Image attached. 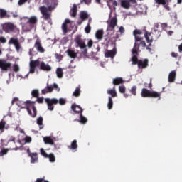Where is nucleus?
I'll return each mask as SVG.
<instances>
[{
  "mask_svg": "<svg viewBox=\"0 0 182 182\" xmlns=\"http://www.w3.org/2000/svg\"><path fill=\"white\" fill-rule=\"evenodd\" d=\"M143 31L141 30L136 29L133 31V35L135 38V43L133 48V53H137L139 49H140V46L142 48H146V41L143 40V37L137 36L141 35Z\"/></svg>",
  "mask_w": 182,
  "mask_h": 182,
  "instance_id": "f257e3e1",
  "label": "nucleus"
},
{
  "mask_svg": "<svg viewBox=\"0 0 182 182\" xmlns=\"http://www.w3.org/2000/svg\"><path fill=\"white\" fill-rule=\"evenodd\" d=\"M45 101L48 105V110H50V112L53 111V109H55L53 105H58V103H59V105H60L61 106L66 105V100H65L64 98H60L59 100L56 98H46Z\"/></svg>",
  "mask_w": 182,
  "mask_h": 182,
  "instance_id": "f03ea898",
  "label": "nucleus"
},
{
  "mask_svg": "<svg viewBox=\"0 0 182 182\" xmlns=\"http://www.w3.org/2000/svg\"><path fill=\"white\" fill-rule=\"evenodd\" d=\"M25 106L29 116L33 118L36 117V114H38V111L36 110V107H35V102L26 101L25 102Z\"/></svg>",
  "mask_w": 182,
  "mask_h": 182,
  "instance_id": "7ed1b4c3",
  "label": "nucleus"
},
{
  "mask_svg": "<svg viewBox=\"0 0 182 182\" xmlns=\"http://www.w3.org/2000/svg\"><path fill=\"white\" fill-rule=\"evenodd\" d=\"M141 95L142 97H153L154 99L160 100L161 94L156 91H151L146 88H143L141 90Z\"/></svg>",
  "mask_w": 182,
  "mask_h": 182,
  "instance_id": "20e7f679",
  "label": "nucleus"
},
{
  "mask_svg": "<svg viewBox=\"0 0 182 182\" xmlns=\"http://www.w3.org/2000/svg\"><path fill=\"white\" fill-rule=\"evenodd\" d=\"M40 9V12H41L42 15H43V19H45V21H48L49 19H50V16H51V14L49 12L52 11V6H48L46 7L45 6H42L39 7Z\"/></svg>",
  "mask_w": 182,
  "mask_h": 182,
  "instance_id": "39448f33",
  "label": "nucleus"
},
{
  "mask_svg": "<svg viewBox=\"0 0 182 182\" xmlns=\"http://www.w3.org/2000/svg\"><path fill=\"white\" fill-rule=\"evenodd\" d=\"M53 89L56 90V92H60V88L58 85V84L54 83L53 85H49V83H47V86L46 88L41 90L42 95H46L47 93H52L53 92Z\"/></svg>",
  "mask_w": 182,
  "mask_h": 182,
  "instance_id": "423d86ee",
  "label": "nucleus"
},
{
  "mask_svg": "<svg viewBox=\"0 0 182 182\" xmlns=\"http://www.w3.org/2000/svg\"><path fill=\"white\" fill-rule=\"evenodd\" d=\"M11 66L12 63L6 61V60H0V69L4 72H8Z\"/></svg>",
  "mask_w": 182,
  "mask_h": 182,
  "instance_id": "0eeeda50",
  "label": "nucleus"
},
{
  "mask_svg": "<svg viewBox=\"0 0 182 182\" xmlns=\"http://www.w3.org/2000/svg\"><path fill=\"white\" fill-rule=\"evenodd\" d=\"M131 4H137L136 0H122L121 1V6L124 8V9H130V6H132Z\"/></svg>",
  "mask_w": 182,
  "mask_h": 182,
  "instance_id": "6e6552de",
  "label": "nucleus"
},
{
  "mask_svg": "<svg viewBox=\"0 0 182 182\" xmlns=\"http://www.w3.org/2000/svg\"><path fill=\"white\" fill-rule=\"evenodd\" d=\"M75 42L77 45V47L78 46L80 48V49H85L86 48V44L85 43V41H82V36L80 35L76 36L75 38Z\"/></svg>",
  "mask_w": 182,
  "mask_h": 182,
  "instance_id": "1a4fd4ad",
  "label": "nucleus"
},
{
  "mask_svg": "<svg viewBox=\"0 0 182 182\" xmlns=\"http://www.w3.org/2000/svg\"><path fill=\"white\" fill-rule=\"evenodd\" d=\"M3 31L6 33H11V32L15 31V25L12 24V23H7L3 26Z\"/></svg>",
  "mask_w": 182,
  "mask_h": 182,
  "instance_id": "9d476101",
  "label": "nucleus"
},
{
  "mask_svg": "<svg viewBox=\"0 0 182 182\" xmlns=\"http://www.w3.org/2000/svg\"><path fill=\"white\" fill-rule=\"evenodd\" d=\"M149 36H151V33L146 31L144 33L145 39L146 40L147 43H149L148 46H145L147 50H149V52H151V48L150 46H151V43H153V38H149Z\"/></svg>",
  "mask_w": 182,
  "mask_h": 182,
  "instance_id": "9b49d317",
  "label": "nucleus"
},
{
  "mask_svg": "<svg viewBox=\"0 0 182 182\" xmlns=\"http://www.w3.org/2000/svg\"><path fill=\"white\" fill-rule=\"evenodd\" d=\"M154 2L158 5H162L166 11H170V6H168L170 0H154Z\"/></svg>",
  "mask_w": 182,
  "mask_h": 182,
  "instance_id": "f8f14e48",
  "label": "nucleus"
},
{
  "mask_svg": "<svg viewBox=\"0 0 182 182\" xmlns=\"http://www.w3.org/2000/svg\"><path fill=\"white\" fill-rule=\"evenodd\" d=\"M117 26V18L116 17H113L110 20V23L108 25L107 31H110L111 32H114V28Z\"/></svg>",
  "mask_w": 182,
  "mask_h": 182,
  "instance_id": "ddd939ff",
  "label": "nucleus"
},
{
  "mask_svg": "<svg viewBox=\"0 0 182 182\" xmlns=\"http://www.w3.org/2000/svg\"><path fill=\"white\" fill-rule=\"evenodd\" d=\"M9 45H14L15 46L16 50H21V43L18 38H11L9 41Z\"/></svg>",
  "mask_w": 182,
  "mask_h": 182,
  "instance_id": "4468645a",
  "label": "nucleus"
},
{
  "mask_svg": "<svg viewBox=\"0 0 182 182\" xmlns=\"http://www.w3.org/2000/svg\"><path fill=\"white\" fill-rule=\"evenodd\" d=\"M41 64L39 60H31L30 62V73H33L36 69V67L39 66Z\"/></svg>",
  "mask_w": 182,
  "mask_h": 182,
  "instance_id": "2eb2a0df",
  "label": "nucleus"
},
{
  "mask_svg": "<svg viewBox=\"0 0 182 182\" xmlns=\"http://www.w3.org/2000/svg\"><path fill=\"white\" fill-rule=\"evenodd\" d=\"M137 65L139 69H146L149 66V59L139 60Z\"/></svg>",
  "mask_w": 182,
  "mask_h": 182,
  "instance_id": "dca6fc26",
  "label": "nucleus"
},
{
  "mask_svg": "<svg viewBox=\"0 0 182 182\" xmlns=\"http://www.w3.org/2000/svg\"><path fill=\"white\" fill-rule=\"evenodd\" d=\"M71 110L78 114H82V113H83V109H82V107L76 104H73L71 105Z\"/></svg>",
  "mask_w": 182,
  "mask_h": 182,
  "instance_id": "f3484780",
  "label": "nucleus"
},
{
  "mask_svg": "<svg viewBox=\"0 0 182 182\" xmlns=\"http://www.w3.org/2000/svg\"><path fill=\"white\" fill-rule=\"evenodd\" d=\"M34 48L37 50V52H39L40 53H45V48L42 47V43H41V41L39 40H37L34 44Z\"/></svg>",
  "mask_w": 182,
  "mask_h": 182,
  "instance_id": "a211bd4d",
  "label": "nucleus"
},
{
  "mask_svg": "<svg viewBox=\"0 0 182 182\" xmlns=\"http://www.w3.org/2000/svg\"><path fill=\"white\" fill-rule=\"evenodd\" d=\"M40 69L41 70H44V72H50V70H52V67H50L49 64H46L45 62L42 61L40 63Z\"/></svg>",
  "mask_w": 182,
  "mask_h": 182,
  "instance_id": "6ab92c4d",
  "label": "nucleus"
},
{
  "mask_svg": "<svg viewBox=\"0 0 182 182\" xmlns=\"http://www.w3.org/2000/svg\"><path fill=\"white\" fill-rule=\"evenodd\" d=\"M132 58L131 59L132 60V65H138L139 62L140 61V60H139V58L137 57V55H139V50H137L136 53H133V48H132Z\"/></svg>",
  "mask_w": 182,
  "mask_h": 182,
  "instance_id": "aec40b11",
  "label": "nucleus"
},
{
  "mask_svg": "<svg viewBox=\"0 0 182 182\" xmlns=\"http://www.w3.org/2000/svg\"><path fill=\"white\" fill-rule=\"evenodd\" d=\"M28 156L31 157V163H36L38 161V153H32L29 151H28Z\"/></svg>",
  "mask_w": 182,
  "mask_h": 182,
  "instance_id": "412c9836",
  "label": "nucleus"
},
{
  "mask_svg": "<svg viewBox=\"0 0 182 182\" xmlns=\"http://www.w3.org/2000/svg\"><path fill=\"white\" fill-rule=\"evenodd\" d=\"M68 23H70V20L67 18L62 24V30L64 35H66V33H68Z\"/></svg>",
  "mask_w": 182,
  "mask_h": 182,
  "instance_id": "4be33fe9",
  "label": "nucleus"
},
{
  "mask_svg": "<svg viewBox=\"0 0 182 182\" xmlns=\"http://www.w3.org/2000/svg\"><path fill=\"white\" fill-rule=\"evenodd\" d=\"M70 15L73 18H76L77 15V5L73 4V8L70 11Z\"/></svg>",
  "mask_w": 182,
  "mask_h": 182,
  "instance_id": "5701e85b",
  "label": "nucleus"
},
{
  "mask_svg": "<svg viewBox=\"0 0 182 182\" xmlns=\"http://www.w3.org/2000/svg\"><path fill=\"white\" fill-rule=\"evenodd\" d=\"M116 53H117L116 50H107L105 53V56L106 58H111L112 59H113V58L116 56Z\"/></svg>",
  "mask_w": 182,
  "mask_h": 182,
  "instance_id": "b1692460",
  "label": "nucleus"
},
{
  "mask_svg": "<svg viewBox=\"0 0 182 182\" xmlns=\"http://www.w3.org/2000/svg\"><path fill=\"white\" fill-rule=\"evenodd\" d=\"M103 29L97 30L95 33V38L96 39H98V41H102V39H103Z\"/></svg>",
  "mask_w": 182,
  "mask_h": 182,
  "instance_id": "393cba45",
  "label": "nucleus"
},
{
  "mask_svg": "<svg viewBox=\"0 0 182 182\" xmlns=\"http://www.w3.org/2000/svg\"><path fill=\"white\" fill-rule=\"evenodd\" d=\"M43 141L46 144H50V146H53L55 144V141L50 136H46L43 138Z\"/></svg>",
  "mask_w": 182,
  "mask_h": 182,
  "instance_id": "a878e982",
  "label": "nucleus"
},
{
  "mask_svg": "<svg viewBox=\"0 0 182 182\" xmlns=\"http://www.w3.org/2000/svg\"><path fill=\"white\" fill-rule=\"evenodd\" d=\"M112 83L115 86H117L119 85H123V83H124V80H123V78H122V77H116V78L113 79Z\"/></svg>",
  "mask_w": 182,
  "mask_h": 182,
  "instance_id": "bb28decb",
  "label": "nucleus"
},
{
  "mask_svg": "<svg viewBox=\"0 0 182 182\" xmlns=\"http://www.w3.org/2000/svg\"><path fill=\"white\" fill-rule=\"evenodd\" d=\"M176 71H171L168 75V82L173 83L176 80Z\"/></svg>",
  "mask_w": 182,
  "mask_h": 182,
  "instance_id": "cd10ccee",
  "label": "nucleus"
},
{
  "mask_svg": "<svg viewBox=\"0 0 182 182\" xmlns=\"http://www.w3.org/2000/svg\"><path fill=\"white\" fill-rule=\"evenodd\" d=\"M4 18H9V16H8L6 10L0 9V18L4 19Z\"/></svg>",
  "mask_w": 182,
  "mask_h": 182,
  "instance_id": "c85d7f7f",
  "label": "nucleus"
},
{
  "mask_svg": "<svg viewBox=\"0 0 182 182\" xmlns=\"http://www.w3.org/2000/svg\"><path fill=\"white\" fill-rule=\"evenodd\" d=\"M66 52L68 56H70V58H73V59L77 56V53H76V52H75L73 50L68 49Z\"/></svg>",
  "mask_w": 182,
  "mask_h": 182,
  "instance_id": "c756f323",
  "label": "nucleus"
},
{
  "mask_svg": "<svg viewBox=\"0 0 182 182\" xmlns=\"http://www.w3.org/2000/svg\"><path fill=\"white\" fill-rule=\"evenodd\" d=\"M80 17L82 21H86L87 19H89V14L86 11H81Z\"/></svg>",
  "mask_w": 182,
  "mask_h": 182,
  "instance_id": "7c9ffc66",
  "label": "nucleus"
},
{
  "mask_svg": "<svg viewBox=\"0 0 182 182\" xmlns=\"http://www.w3.org/2000/svg\"><path fill=\"white\" fill-rule=\"evenodd\" d=\"M37 124L39 126L40 130L43 129V117H39L36 120Z\"/></svg>",
  "mask_w": 182,
  "mask_h": 182,
  "instance_id": "2f4dec72",
  "label": "nucleus"
},
{
  "mask_svg": "<svg viewBox=\"0 0 182 182\" xmlns=\"http://www.w3.org/2000/svg\"><path fill=\"white\" fill-rule=\"evenodd\" d=\"M107 94L111 95L112 97H117V92H116V88L114 87L112 90H108Z\"/></svg>",
  "mask_w": 182,
  "mask_h": 182,
  "instance_id": "473e14b6",
  "label": "nucleus"
},
{
  "mask_svg": "<svg viewBox=\"0 0 182 182\" xmlns=\"http://www.w3.org/2000/svg\"><path fill=\"white\" fill-rule=\"evenodd\" d=\"M38 22V18L36 16H31L28 18V23H30L31 25H35V23H37Z\"/></svg>",
  "mask_w": 182,
  "mask_h": 182,
  "instance_id": "72a5a7b5",
  "label": "nucleus"
},
{
  "mask_svg": "<svg viewBox=\"0 0 182 182\" xmlns=\"http://www.w3.org/2000/svg\"><path fill=\"white\" fill-rule=\"evenodd\" d=\"M56 75L57 77H59V79H62V77H63V70H62L61 68H57Z\"/></svg>",
  "mask_w": 182,
  "mask_h": 182,
  "instance_id": "f704fd0d",
  "label": "nucleus"
},
{
  "mask_svg": "<svg viewBox=\"0 0 182 182\" xmlns=\"http://www.w3.org/2000/svg\"><path fill=\"white\" fill-rule=\"evenodd\" d=\"M107 4L108 6H117V1L116 0H107Z\"/></svg>",
  "mask_w": 182,
  "mask_h": 182,
  "instance_id": "c9c22d12",
  "label": "nucleus"
},
{
  "mask_svg": "<svg viewBox=\"0 0 182 182\" xmlns=\"http://www.w3.org/2000/svg\"><path fill=\"white\" fill-rule=\"evenodd\" d=\"M107 107L109 110H112L113 109V99L112 97H108Z\"/></svg>",
  "mask_w": 182,
  "mask_h": 182,
  "instance_id": "e433bc0d",
  "label": "nucleus"
},
{
  "mask_svg": "<svg viewBox=\"0 0 182 182\" xmlns=\"http://www.w3.org/2000/svg\"><path fill=\"white\" fill-rule=\"evenodd\" d=\"M129 92L131 95H133V96H136L137 95V86H132V88L129 90Z\"/></svg>",
  "mask_w": 182,
  "mask_h": 182,
  "instance_id": "4c0bfd02",
  "label": "nucleus"
},
{
  "mask_svg": "<svg viewBox=\"0 0 182 182\" xmlns=\"http://www.w3.org/2000/svg\"><path fill=\"white\" fill-rule=\"evenodd\" d=\"M73 96H75V97H79V96H80V87H77L75 88V90L73 93Z\"/></svg>",
  "mask_w": 182,
  "mask_h": 182,
  "instance_id": "58836bf2",
  "label": "nucleus"
},
{
  "mask_svg": "<svg viewBox=\"0 0 182 182\" xmlns=\"http://www.w3.org/2000/svg\"><path fill=\"white\" fill-rule=\"evenodd\" d=\"M70 149L71 150H76L77 149V141L76 139L71 142Z\"/></svg>",
  "mask_w": 182,
  "mask_h": 182,
  "instance_id": "ea45409f",
  "label": "nucleus"
},
{
  "mask_svg": "<svg viewBox=\"0 0 182 182\" xmlns=\"http://www.w3.org/2000/svg\"><path fill=\"white\" fill-rule=\"evenodd\" d=\"M80 122L82 124H86V123H87V119L86 117H85L83 116V114H80Z\"/></svg>",
  "mask_w": 182,
  "mask_h": 182,
  "instance_id": "a19ab883",
  "label": "nucleus"
},
{
  "mask_svg": "<svg viewBox=\"0 0 182 182\" xmlns=\"http://www.w3.org/2000/svg\"><path fill=\"white\" fill-rule=\"evenodd\" d=\"M31 95L33 97H39V90H33L31 91Z\"/></svg>",
  "mask_w": 182,
  "mask_h": 182,
  "instance_id": "79ce46f5",
  "label": "nucleus"
},
{
  "mask_svg": "<svg viewBox=\"0 0 182 182\" xmlns=\"http://www.w3.org/2000/svg\"><path fill=\"white\" fill-rule=\"evenodd\" d=\"M48 159H49L51 163H55L56 160V158L55 157V155L53 154H50L48 156Z\"/></svg>",
  "mask_w": 182,
  "mask_h": 182,
  "instance_id": "37998d69",
  "label": "nucleus"
},
{
  "mask_svg": "<svg viewBox=\"0 0 182 182\" xmlns=\"http://www.w3.org/2000/svg\"><path fill=\"white\" fill-rule=\"evenodd\" d=\"M40 152H41V156H43L46 159H48V157H49V155L46 153V151H45V149H43V148H41L40 149Z\"/></svg>",
  "mask_w": 182,
  "mask_h": 182,
  "instance_id": "c03bdc74",
  "label": "nucleus"
},
{
  "mask_svg": "<svg viewBox=\"0 0 182 182\" xmlns=\"http://www.w3.org/2000/svg\"><path fill=\"white\" fill-rule=\"evenodd\" d=\"M91 31H92V27L90 26V23H88L87 26L85 28V33H90Z\"/></svg>",
  "mask_w": 182,
  "mask_h": 182,
  "instance_id": "a18cd8bd",
  "label": "nucleus"
},
{
  "mask_svg": "<svg viewBox=\"0 0 182 182\" xmlns=\"http://www.w3.org/2000/svg\"><path fill=\"white\" fill-rule=\"evenodd\" d=\"M119 93H126V87L124 85H120L119 87Z\"/></svg>",
  "mask_w": 182,
  "mask_h": 182,
  "instance_id": "49530a36",
  "label": "nucleus"
},
{
  "mask_svg": "<svg viewBox=\"0 0 182 182\" xmlns=\"http://www.w3.org/2000/svg\"><path fill=\"white\" fill-rule=\"evenodd\" d=\"M13 70L14 72L18 73L20 70L19 65L18 64L13 65Z\"/></svg>",
  "mask_w": 182,
  "mask_h": 182,
  "instance_id": "de8ad7c7",
  "label": "nucleus"
},
{
  "mask_svg": "<svg viewBox=\"0 0 182 182\" xmlns=\"http://www.w3.org/2000/svg\"><path fill=\"white\" fill-rule=\"evenodd\" d=\"M80 4H85V5H90L92 0H80Z\"/></svg>",
  "mask_w": 182,
  "mask_h": 182,
  "instance_id": "09e8293b",
  "label": "nucleus"
},
{
  "mask_svg": "<svg viewBox=\"0 0 182 182\" xmlns=\"http://www.w3.org/2000/svg\"><path fill=\"white\" fill-rule=\"evenodd\" d=\"M6 124V122L4 120L0 122V130H4L5 129V126Z\"/></svg>",
  "mask_w": 182,
  "mask_h": 182,
  "instance_id": "8fccbe9b",
  "label": "nucleus"
},
{
  "mask_svg": "<svg viewBox=\"0 0 182 182\" xmlns=\"http://www.w3.org/2000/svg\"><path fill=\"white\" fill-rule=\"evenodd\" d=\"M9 150L6 149H1V151H0V156H5V154H8V151Z\"/></svg>",
  "mask_w": 182,
  "mask_h": 182,
  "instance_id": "3c124183",
  "label": "nucleus"
},
{
  "mask_svg": "<svg viewBox=\"0 0 182 182\" xmlns=\"http://www.w3.org/2000/svg\"><path fill=\"white\" fill-rule=\"evenodd\" d=\"M160 26V24L159 23H155L154 27V32H159V28Z\"/></svg>",
  "mask_w": 182,
  "mask_h": 182,
  "instance_id": "603ef678",
  "label": "nucleus"
},
{
  "mask_svg": "<svg viewBox=\"0 0 182 182\" xmlns=\"http://www.w3.org/2000/svg\"><path fill=\"white\" fill-rule=\"evenodd\" d=\"M0 43H6V38L4 36L0 37Z\"/></svg>",
  "mask_w": 182,
  "mask_h": 182,
  "instance_id": "864d4df0",
  "label": "nucleus"
},
{
  "mask_svg": "<svg viewBox=\"0 0 182 182\" xmlns=\"http://www.w3.org/2000/svg\"><path fill=\"white\" fill-rule=\"evenodd\" d=\"M32 141V138L31 136H26L25 142L26 143H31Z\"/></svg>",
  "mask_w": 182,
  "mask_h": 182,
  "instance_id": "5fc2aeb1",
  "label": "nucleus"
},
{
  "mask_svg": "<svg viewBox=\"0 0 182 182\" xmlns=\"http://www.w3.org/2000/svg\"><path fill=\"white\" fill-rule=\"evenodd\" d=\"M28 2V0H19L18 1V5L22 6L23 4H26Z\"/></svg>",
  "mask_w": 182,
  "mask_h": 182,
  "instance_id": "6e6d98bb",
  "label": "nucleus"
},
{
  "mask_svg": "<svg viewBox=\"0 0 182 182\" xmlns=\"http://www.w3.org/2000/svg\"><path fill=\"white\" fill-rule=\"evenodd\" d=\"M37 102H38V103H40V104L43 103V97H37Z\"/></svg>",
  "mask_w": 182,
  "mask_h": 182,
  "instance_id": "4d7b16f0",
  "label": "nucleus"
},
{
  "mask_svg": "<svg viewBox=\"0 0 182 182\" xmlns=\"http://www.w3.org/2000/svg\"><path fill=\"white\" fill-rule=\"evenodd\" d=\"M87 46L88 48H92V46H93V41L90 40L87 43Z\"/></svg>",
  "mask_w": 182,
  "mask_h": 182,
  "instance_id": "13d9d810",
  "label": "nucleus"
},
{
  "mask_svg": "<svg viewBox=\"0 0 182 182\" xmlns=\"http://www.w3.org/2000/svg\"><path fill=\"white\" fill-rule=\"evenodd\" d=\"M124 31H125L124 27L120 26L119 29V32H120V33H124Z\"/></svg>",
  "mask_w": 182,
  "mask_h": 182,
  "instance_id": "bf43d9fd",
  "label": "nucleus"
},
{
  "mask_svg": "<svg viewBox=\"0 0 182 182\" xmlns=\"http://www.w3.org/2000/svg\"><path fill=\"white\" fill-rule=\"evenodd\" d=\"M145 87H149V89H151L153 87V84H151V80H150V82L147 85H145Z\"/></svg>",
  "mask_w": 182,
  "mask_h": 182,
  "instance_id": "052dcab7",
  "label": "nucleus"
},
{
  "mask_svg": "<svg viewBox=\"0 0 182 182\" xmlns=\"http://www.w3.org/2000/svg\"><path fill=\"white\" fill-rule=\"evenodd\" d=\"M161 28L162 29H164L165 28H167L168 26V25L167 24V23H163L161 24Z\"/></svg>",
  "mask_w": 182,
  "mask_h": 182,
  "instance_id": "680f3d73",
  "label": "nucleus"
},
{
  "mask_svg": "<svg viewBox=\"0 0 182 182\" xmlns=\"http://www.w3.org/2000/svg\"><path fill=\"white\" fill-rule=\"evenodd\" d=\"M19 100V98L18 97H14L12 101H11V105H14L16 102H18Z\"/></svg>",
  "mask_w": 182,
  "mask_h": 182,
  "instance_id": "e2e57ef3",
  "label": "nucleus"
},
{
  "mask_svg": "<svg viewBox=\"0 0 182 182\" xmlns=\"http://www.w3.org/2000/svg\"><path fill=\"white\" fill-rule=\"evenodd\" d=\"M171 56H172V58H177L178 56V53L172 52Z\"/></svg>",
  "mask_w": 182,
  "mask_h": 182,
  "instance_id": "0e129e2a",
  "label": "nucleus"
},
{
  "mask_svg": "<svg viewBox=\"0 0 182 182\" xmlns=\"http://www.w3.org/2000/svg\"><path fill=\"white\" fill-rule=\"evenodd\" d=\"M173 33H174V32L173 31H168V36H171V35H173Z\"/></svg>",
  "mask_w": 182,
  "mask_h": 182,
  "instance_id": "69168bd1",
  "label": "nucleus"
},
{
  "mask_svg": "<svg viewBox=\"0 0 182 182\" xmlns=\"http://www.w3.org/2000/svg\"><path fill=\"white\" fill-rule=\"evenodd\" d=\"M178 50H179L180 53L182 52V43H181V44L178 46Z\"/></svg>",
  "mask_w": 182,
  "mask_h": 182,
  "instance_id": "338daca9",
  "label": "nucleus"
},
{
  "mask_svg": "<svg viewBox=\"0 0 182 182\" xmlns=\"http://www.w3.org/2000/svg\"><path fill=\"white\" fill-rule=\"evenodd\" d=\"M124 97H129V94L124 93Z\"/></svg>",
  "mask_w": 182,
  "mask_h": 182,
  "instance_id": "774afa93",
  "label": "nucleus"
}]
</instances>
